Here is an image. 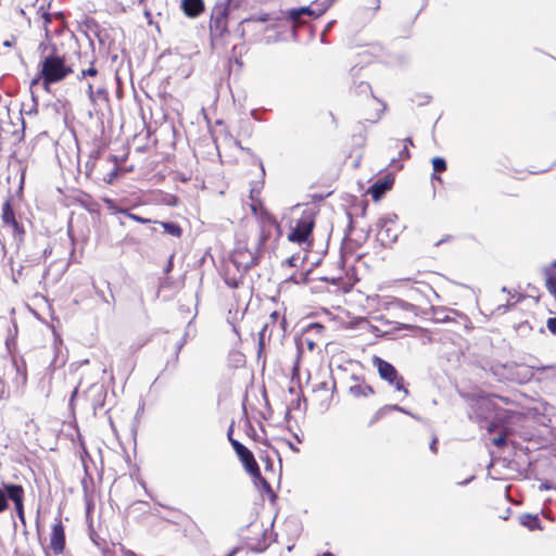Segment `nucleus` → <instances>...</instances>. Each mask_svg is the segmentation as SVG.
<instances>
[{
    "label": "nucleus",
    "mask_w": 556,
    "mask_h": 556,
    "mask_svg": "<svg viewBox=\"0 0 556 556\" xmlns=\"http://www.w3.org/2000/svg\"><path fill=\"white\" fill-rule=\"evenodd\" d=\"M431 163H432V167H433V174L431 175V178L433 180L441 181V177L438 175V173H442V172L446 170L447 165H446L445 160L441 156H434L431 160Z\"/></svg>",
    "instance_id": "393cba45"
},
{
    "label": "nucleus",
    "mask_w": 556,
    "mask_h": 556,
    "mask_svg": "<svg viewBox=\"0 0 556 556\" xmlns=\"http://www.w3.org/2000/svg\"><path fill=\"white\" fill-rule=\"evenodd\" d=\"M400 159L401 160L410 159V152H409L407 144H404L403 149L400 151Z\"/></svg>",
    "instance_id": "f704fd0d"
},
{
    "label": "nucleus",
    "mask_w": 556,
    "mask_h": 556,
    "mask_svg": "<svg viewBox=\"0 0 556 556\" xmlns=\"http://www.w3.org/2000/svg\"><path fill=\"white\" fill-rule=\"evenodd\" d=\"M208 27L213 38H222L228 33L227 7L222 4L213 8Z\"/></svg>",
    "instance_id": "f8f14e48"
},
{
    "label": "nucleus",
    "mask_w": 556,
    "mask_h": 556,
    "mask_svg": "<svg viewBox=\"0 0 556 556\" xmlns=\"http://www.w3.org/2000/svg\"><path fill=\"white\" fill-rule=\"evenodd\" d=\"M250 208L256 219L262 218L264 213H269L268 210L264 206V203L260 199V194H254V190H251L250 194Z\"/></svg>",
    "instance_id": "412c9836"
},
{
    "label": "nucleus",
    "mask_w": 556,
    "mask_h": 556,
    "mask_svg": "<svg viewBox=\"0 0 556 556\" xmlns=\"http://www.w3.org/2000/svg\"><path fill=\"white\" fill-rule=\"evenodd\" d=\"M313 15L314 11L309 7H302L282 12V20L295 30L306 24Z\"/></svg>",
    "instance_id": "2eb2a0df"
},
{
    "label": "nucleus",
    "mask_w": 556,
    "mask_h": 556,
    "mask_svg": "<svg viewBox=\"0 0 556 556\" xmlns=\"http://www.w3.org/2000/svg\"><path fill=\"white\" fill-rule=\"evenodd\" d=\"M430 450L435 454L438 453V439L434 438L430 443Z\"/></svg>",
    "instance_id": "e433bc0d"
},
{
    "label": "nucleus",
    "mask_w": 556,
    "mask_h": 556,
    "mask_svg": "<svg viewBox=\"0 0 556 556\" xmlns=\"http://www.w3.org/2000/svg\"><path fill=\"white\" fill-rule=\"evenodd\" d=\"M519 522L530 531L542 529L541 520L538 515L522 514L519 516Z\"/></svg>",
    "instance_id": "4be33fe9"
},
{
    "label": "nucleus",
    "mask_w": 556,
    "mask_h": 556,
    "mask_svg": "<svg viewBox=\"0 0 556 556\" xmlns=\"http://www.w3.org/2000/svg\"><path fill=\"white\" fill-rule=\"evenodd\" d=\"M353 144L356 147H363L366 142L367 130L364 124L357 123L353 129Z\"/></svg>",
    "instance_id": "5701e85b"
},
{
    "label": "nucleus",
    "mask_w": 556,
    "mask_h": 556,
    "mask_svg": "<svg viewBox=\"0 0 556 556\" xmlns=\"http://www.w3.org/2000/svg\"><path fill=\"white\" fill-rule=\"evenodd\" d=\"M13 197L10 195L2 205L1 219L4 227L12 228L13 236L20 241H23L25 237V228L15 217V213L12 206Z\"/></svg>",
    "instance_id": "ddd939ff"
},
{
    "label": "nucleus",
    "mask_w": 556,
    "mask_h": 556,
    "mask_svg": "<svg viewBox=\"0 0 556 556\" xmlns=\"http://www.w3.org/2000/svg\"><path fill=\"white\" fill-rule=\"evenodd\" d=\"M106 203L109 204L110 208L115 210V212H117V213H122V214L126 215L127 217H129L130 219H132V220H135L137 223H140V224H150L151 223V219L141 217L139 215H136V214L131 213L127 208H116L113 205V201L112 200H106Z\"/></svg>",
    "instance_id": "b1692460"
},
{
    "label": "nucleus",
    "mask_w": 556,
    "mask_h": 556,
    "mask_svg": "<svg viewBox=\"0 0 556 556\" xmlns=\"http://www.w3.org/2000/svg\"><path fill=\"white\" fill-rule=\"evenodd\" d=\"M321 556H333L331 553L327 552V553H324Z\"/></svg>",
    "instance_id": "49530a36"
},
{
    "label": "nucleus",
    "mask_w": 556,
    "mask_h": 556,
    "mask_svg": "<svg viewBox=\"0 0 556 556\" xmlns=\"http://www.w3.org/2000/svg\"><path fill=\"white\" fill-rule=\"evenodd\" d=\"M76 61L70 62V66H73L74 73H76V79L78 81L87 80V96L91 103H96L97 98L105 93L103 88L94 89L93 84L90 81L94 80L99 75L98 56L93 50L90 51H77Z\"/></svg>",
    "instance_id": "7ed1b4c3"
},
{
    "label": "nucleus",
    "mask_w": 556,
    "mask_h": 556,
    "mask_svg": "<svg viewBox=\"0 0 556 556\" xmlns=\"http://www.w3.org/2000/svg\"><path fill=\"white\" fill-rule=\"evenodd\" d=\"M99 406H102V403L100 401L92 404L93 409L98 408Z\"/></svg>",
    "instance_id": "c03bdc74"
},
{
    "label": "nucleus",
    "mask_w": 556,
    "mask_h": 556,
    "mask_svg": "<svg viewBox=\"0 0 556 556\" xmlns=\"http://www.w3.org/2000/svg\"><path fill=\"white\" fill-rule=\"evenodd\" d=\"M40 62L38 64L37 77L31 81V85L38 84L42 80L46 89L51 85L58 84L66 79L70 75L74 74L73 66H70L64 54H61L55 45L39 46Z\"/></svg>",
    "instance_id": "f257e3e1"
},
{
    "label": "nucleus",
    "mask_w": 556,
    "mask_h": 556,
    "mask_svg": "<svg viewBox=\"0 0 556 556\" xmlns=\"http://www.w3.org/2000/svg\"><path fill=\"white\" fill-rule=\"evenodd\" d=\"M545 287L556 299V276L552 270L546 271Z\"/></svg>",
    "instance_id": "c85d7f7f"
},
{
    "label": "nucleus",
    "mask_w": 556,
    "mask_h": 556,
    "mask_svg": "<svg viewBox=\"0 0 556 556\" xmlns=\"http://www.w3.org/2000/svg\"><path fill=\"white\" fill-rule=\"evenodd\" d=\"M89 391L93 392V391H98L100 393L101 391V388L97 387V386H91V388L89 389Z\"/></svg>",
    "instance_id": "a19ab883"
},
{
    "label": "nucleus",
    "mask_w": 556,
    "mask_h": 556,
    "mask_svg": "<svg viewBox=\"0 0 556 556\" xmlns=\"http://www.w3.org/2000/svg\"><path fill=\"white\" fill-rule=\"evenodd\" d=\"M123 556H137L135 552L127 549L125 547L121 548Z\"/></svg>",
    "instance_id": "4c0bfd02"
},
{
    "label": "nucleus",
    "mask_w": 556,
    "mask_h": 556,
    "mask_svg": "<svg viewBox=\"0 0 556 556\" xmlns=\"http://www.w3.org/2000/svg\"><path fill=\"white\" fill-rule=\"evenodd\" d=\"M286 317L281 315L278 309H274L269 313L268 319L264 323L258 336H260V346L265 344V341H269L273 333L277 331L278 333L286 331Z\"/></svg>",
    "instance_id": "1a4fd4ad"
},
{
    "label": "nucleus",
    "mask_w": 556,
    "mask_h": 556,
    "mask_svg": "<svg viewBox=\"0 0 556 556\" xmlns=\"http://www.w3.org/2000/svg\"><path fill=\"white\" fill-rule=\"evenodd\" d=\"M258 224L257 252L262 251L275 232L280 233V225L271 213H264Z\"/></svg>",
    "instance_id": "9d476101"
},
{
    "label": "nucleus",
    "mask_w": 556,
    "mask_h": 556,
    "mask_svg": "<svg viewBox=\"0 0 556 556\" xmlns=\"http://www.w3.org/2000/svg\"><path fill=\"white\" fill-rule=\"evenodd\" d=\"M392 179L377 180L369 187L368 193L372 200L378 201L384 195L386 191L392 188Z\"/></svg>",
    "instance_id": "aec40b11"
},
{
    "label": "nucleus",
    "mask_w": 556,
    "mask_h": 556,
    "mask_svg": "<svg viewBox=\"0 0 556 556\" xmlns=\"http://www.w3.org/2000/svg\"><path fill=\"white\" fill-rule=\"evenodd\" d=\"M350 96L365 122L375 124L381 118L386 104L374 96L369 83L354 80Z\"/></svg>",
    "instance_id": "f03ea898"
},
{
    "label": "nucleus",
    "mask_w": 556,
    "mask_h": 556,
    "mask_svg": "<svg viewBox=\"0 0 556 556\" xmlns=\"http://www.w3.org/2000/svg\"><path fill=\"white\" fill-rule=\"evenodd\" d=\"M453 315L448 313L441 312L437 315L435 320L441 323H457L463 325L465 328L470 329L469 325L471 324L470 319L462 313L452 312Z\"/></svg>",
    "instance_id": "6ab92c4d"
},
{
    "label": "nucleus",
    "mask_w": 556,
    "mask_h": 556,
    "mask_svg": "<svg viewBox=\"0 0 556 556\" xmlns=\"http://www.w3.org/2000/svg\"><path fill=\"white\" fill-rule=\"evenodd\" d=\"M492 444L497 447H504L507 444V431L504 430L497 437L492 439Z\"/></svg>",
    "instance_id": "c756f323"
},
{
    "label": "nucleus",
    "mask_w": 556,
    "mask_h": 556,
    "mask_svg": "<svg viewBox=\"0 0 556 556\" xmlns=\"http://www.w3.org/2000/svg\"><path fill=\"white\" fill-rule=\"evenodd\" d=\"M315 219L316 213L312 208L302 211L299 217L292 218L290 222L288 240L296 244H311Z\"/></svg>",
    "instance_id": "39448f33"
},
{
    "label": "nucleus",
    "mask_w": 556,
    "mask_h": 556,
    "mask_svg": "<svg viewBox=\"0 0 556 556\" xmlns=\"http://www.w3.org/2000/svg\"><path fill=\"white\" fill-rule=\"evenodd\" d=\"M177 531L190 543H199L203 540V532L198 523L189 516L184 515L178 521L174 522Z\"/></svg>",
    "instance_id": "4468645a"
},
{
    "label": "nucleus",
    "mask_w": 556,
    "mask_h": 556,
    "mask_svg": "<svg viewBox=\"0 0 556 556\" xmlns=\"http://www.w3.org/2000/svg\"><path fill=\"white\" fill-rule=\"evenodd\" d=\"M546 326L552 333L556 334V317L548 318Z\"/></svg>",
    "instance_id": "72a5a7b5"
},
{
    "label": "nucleus",
    "mask_w": 556,
    "mask_h": 556,
    "mask_svg": "<svg viewBox=\"0 0 556 556\" xmlns=\"http://www.w3.org/2000/svg\"><path fill=\"white\" fill-rule=\"evenodd\" d=\"M161 226L164 230L173 237L180 238L182 235V229L178 224L169 223V222H161Z\"/></svg>",
    "instance_id": "bb28decb"
},
{
    "label": "nucleus",
    "mask_w": 556,
    "mask_h": 556,
    "mask_svg": "<svg viewBox=\"0 0 556 556\" xmlns=\"http://www.w3.org/2000/svg\"><path fill=\"white\" fill-rule=\"evenodd\" d=\"M119 168L117 165L114 166V168L108 173V175L103 178V180L111 185L114 182V180L118 177Z\"/></svg>",
    "instance_id": "7c9ffc66"
},
{
    "label": "nucleus",
    "mask_w": 556,
    "mask_h": 556,
    "mask_svg": "<svg viewBox=\"0 0 556 556\" xmlns=\"http://www.w3.org/2000/svg\"><path fill=\"white\" fill-rule=\"evenodd\" d=\"M180 9L186 16L194 18L204 12L205 3L204 0H181Z\"/></svg>",
    "instance_id": "f3484780"
},
{
    "label": "nucleus",
    "mask_w": 556,
    "mask_h": 556,
    "mask_svg": "<svg viewBox=\"0 0 556 556\" xmlns=\"http://www.w3.org/2000/svg\"><path fill=\"white\" fill-rule=\"evenodd\" d=\"M24 498L25 490L22 484L2 483V488H0V514L9 508V500H11L21 523L26 526Z\"/></svg>",
    "instance_id": "423d86ee"
},
{
    "label": "nucleus",
    "mask_w": 556,
    "mask_h": 556,
    "mask_svg": "<svg viewBox=\"0 0 556 556\" xmlns=\"http://www.w3.org/2000/svg\"><path fill=\"white\" fill-rule=\"evenodd\" d=\"M51 2H48L47 5L41 4L37 11V13L40 15V17L43 20L45 28L48 30V26L53 21V13L50 12Z\"/></svg>",
    "instance_id": "a878e982"
},
{
    "label": "nucleus",
    "mask_w": 556,
    "mask_h": 556,
    "mask_svg": "<svg viewBox=\"0 0 556 556\" xmlns=\"http://www.w3.org/2000/svg\"><path fill=\"white\" fill-rule=\"evenodd\" d=\"M46 556H51L49 551H45Z\"/></svg>",
    "instance_id": "09e8293b"
},
{
    "label": "nucleus",
    "mask_w": 556,
    "mask_h": 556,
    "mask_svg": "<svg viewBox=\"0 0 556 556\" xmlns=\"http://www.w3.org/2000/svg\"><path fill=\"white\" fill-rule=\"evenodd\" d=\"M75 394H77V390L73 392L72 399L74 397Z\"/></svg>",
    "instance_id": "8fccbe9b"
},
{
    "label": "nucleus",
    "mask_w": 556,
    "mask_h": 556,
    "mask_svg": "<svg viewBox=\"0 0 556 556\" xmlns=\"http://www.w3.org/2000/svg\"><path fill=\"white\" fill-rule=\"evenodd\" d=\"M320 386L325 389V391L329 394V389L326 382L320 383Z\"/></svg>",
    "instance_id": "37998d69"
},
{
    "label": "nucleus",
    "mask_w": 556,
    "mask_h": 556,
    "mask_svg": "<svg viewBox=\"0 0 556 556\" xmlns=\"http://www.w3.org/2000/svg\"><path fill=\"white\" fill-rule=\"evenodd\" d=\"M494 428H495V425H494V424H492V425L489 427V431H493V430H494Z\"/></svg>",
    "instance_id": "a18cd8bd"
},
{
    "label": "nucleus",
    "mask_w": 556,
    "mask_h": 556,
    "mask_svg": "<svg viewBox=\"0 0 556 556\" xmlns=\"http://www.w3.org/2000/svg\"><path fill=\"white\" fill-rule=\"evenodd\" d=\"M54 17H55V18H63V17H64V15H63V13H62V12H56L55 14H53V18H54Z\"/></svg>",
    "instance_id": "ea45409f"
},
{
    "label": "nucleus",
    "mask_w": 556,
    "mask_h": 556,
    "mask_svg": "<svg viewBox=\"0 0 556 556\" xmlns=\"http://www.w3.org/2000/svg\"><path fill=\"white\" fill-rule=\"evenodd\" d=\"M308 346H309V349L312 350V349L314 348V343L309 342V343H308Z\"/></svg>",
    "instance_id": "de8ad7c7"
},
{
    "label": "nucleus",
    "mask_w": 556,
    "mask_h": 556,
    "mask_svg": "<svg viewBox=\"0 0 556 556\" xmlns=\"http://www.w3.org/2000/svg\"><path fill=\"white\" fill-rule=\"evenodd\" d=\"M289 280L293 281L296 285L300 283H306L307 282V273L306 274H299V275H292Z\"/></svg>",
    "instance_id": "2f4dec72"
},
{
    "label": "nucleus",
    "mask_w": 556,
    "mask_h": 556,
    "mask_svg": "<svg viewBox=\"0 0 556 556\" xmlns=\"http://www.w3.org/2000/svg\"><path fill=\"white\" fill-rule=\"evenodd\" d=\"M402 281L412 282L407 290V299L409 302L400 301L402 307L413 312L415 315L424 314L431 306V299L437 295L433 287L417 277H406Z\"/></svg>",
    "instance_id": "20e7f679"
},
{
    "label": "nucleus",
    "mask_w": 556,
    "mask_h": 556,
    "mask_svg": "<svg viewBox=\"0 0 556 556\" xmlns=\"http://www.w3.org/2000/svg\"><path fill=\"white\" fill-rule=\"evenodd\" d=\"M553 267H556V261L552 264Z\"/></svg>",
    "instance_id": "3c124183"
},
{
    "label": "nucleus",
    "mask_w": 556,
    "mask_h": 556,
    "mask_svg": "<svg viewBox=\"0 0 556 556\" xmlns=\"http://www.w3.org/2000/svg\"><path fill=\"white\" fill-rule=\"evenodd\" d=\"M231 446L233 447L238 458L240 459L245 471L255 480H258L263 486L270 488L269 483L265 478L262 477L260 466L253 455V453L245 447L238 440H235L228 434Z\"/></svg>",
    "instance_id": "6e6552de"
},
{
    "label": "nucleus",
    "mask_w": 556,
    "mask_h": 556,
    "mask_svg": "<svg viewBox=\"0 0 556 556\" xmlns=\"http://www.w3.org/2000/svg\"><path fill=\"white\" fill-rule=\"evenodd\" d=\"M226 282L231 288H237L238 287V281L236 279H230V280H227Z\"/></svg>",
    "instance_id": "58836bf2"
},
{
    "label": "nucleus",
    "mask_w": 556,
    "mask_h": 556,
    "mask_svg": "<svg viewBox=\"0 0 556 556\" xmlns=\"http://www.w3.org/2000/svg\"><path fill=\"white\" fill-rule=\"evenodd\" d=\"M371 364L377 369L379 377L393 387L396 391L408 395V389L405 386V379L399 374L396 368L389 362L384 361L380 356L374 355L371 357Z\"/></svg>",
    "instance_id": "0eeeda50"
},
{
    "label": "nucleus",
    "mask_w": 556,
    "mask_h": 556,
    "mask_svg": "<svg viewBox=\"0 0 556 556\" xmlns=\"http://www.w3.org/2000/svg\"><path fill=\"white\" fill-rule=\"evenodd\" d=\"M405 144H407V146H408V144L413 146L414 143H413L412 138H406V139H405Z\"/></svg>",
    "instance_id": "79ce46f5"
},
{
    "label": "nucleus",
    "mask_w": 556,
    "mask_h": 556,
    "mask_svg": "<svg viewBox=\"0 0 556 556\" xmlns=\"http://www.w3.org/2000/svg\"><path fill=\"white\" fill-rule=\"evenodd\" d=\"M355 383L350 386L349 393L355 399L369 397L376 393L375 389L359 378H354Z\"/></svg>",
    "instance_id": "a211bd4d"
},
{
    "label": "nucleus",
    "mask_w": 556,
    "mask_h": 556,
    "mask_svg": "<svg viewBox=\"0 0 556 556\" xmlns=\"http://www.w3.org/2000/svg\"><path fill=\"white\" fill-rule=\"evenodd\" d=\"M66 548V533L61 514L54 518L49 535V548L54 555H62Z\"/></svg>",
    "instance_id": "9b49d317"
},
{
    "label": "nucleus",
    "mask_w": 556,
    "mask_h": 556,
    "mask_svg": "<svg viewBox=\"0 0 556 556\" xmlns=\"http://www.w3.org/2000/svg\"><path fill=\"white\" fill-rule=\"evenodd\" d=\"M150 341V338H144L142 339L135 348V351H138L140 350L141 348H143L148 342Z\"/></svg>",
    "instance_id": "c9c22d12"
},
{
    "label": "nucleus",
    "mask_w": 556,
    "mask_h": 556,
    "mask_svg": "<svg viewBox=\"0 0 556 556\" xmlns=\"http://www.w3.org/2000/svg\"><path fill=\"white\" fill-rule=\"evenodd\" d=\"M384 415V408H379L374 415L372 417L370 418V421H369V425H372L375 424L376 421H378L379 419H381Z\"/></svg>",
    "instance_id": "473e14b6"
},
{
    "label": "nucleus",
    "mask_w": 556,
    "mask_h": 556,
    "mask_svg": "<svg viewBox=\"0 0 556 556\" xmlns=\"http://www.w3.org/2000/svg\"><path fill=\"white\" fill-rule=\"evenodd\" d=\"M515 369L517 370V381L519 383L527 382L532 377L531 370L523 365H516Z\"/></svg>",
    "instance_id": "cd10ccee"
},
{
    "label": "nucleus",
    "mask_w": 556,
    "mask_h": 556,
    "mask_svg": "<svg viewBox=\"0 0 556 556\" xmlns=\"http://www.w3.org/2000/svg\"><path fill=\"white\" fill-rule=\"evenodd\" d=\"M231 258L233 260L235 263H237L238 265H242L244 268L255 266L258 262V256L256 252H252L240 247L235 249Z\"/></svg>",
    "instance_id": "dca6fc26"
}]
</instances>
